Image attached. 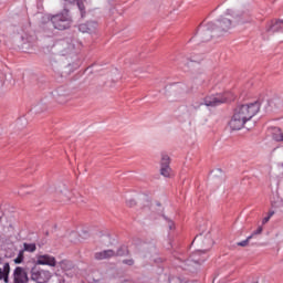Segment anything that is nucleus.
I'll return each instance as SVG.
<instances>
[{
    "instance_id": "f257e3e1",
    "label": "nucleus",
    "mask_w": 283,
    "mask_h": 283,
    "mask_svg": "<svg viewBox=\"0 0 283 283\" xmlns=\"http://www.w3.org/2000/svg\"><path fill=\"white\" fill-rule=\"evenodd\" d=\"M227 17H232L234 23ZM251 21H253V18L251 17V11H249V9L237 12L232 9H228L226 11V17L221 15L216 22H209L206 25L201 24L198 29V36L203 43H207L208 41H211L212 36H223L234 25H244V23H251Z\"/></svg>"
},
{
    "instance_id": "f03ea898",
    "label": "nucleus",
    "mask_w": 283,
    "mask_h": 283,
    "mask_svg": "<svg viewBox=\"0 0 283 283\" xmlns=\"http://www.w3.org/2000/svg\"><path fill=\"white\" fill-rule=\"evenodd\" d=\"M260 112V102H253L250 104L239 105L233 113L232 118L229 122V127L233 132H238Z\"/></svg>"
},
{
    "instance_id": "7ed1b4c3",
    "label": "nucleus",
    "mask_w": 283,
    "mask_h": 283,
    "mask_svg": "<svg viewBox=\"0 0 283 283\" xmlns=\"http://www.w3.org/2000/svg\"><path fill=\"white\" fill-rule=\"evenodd\" d=\"M48 19L52 23L54 30H70V28H72V17L67 10L49 15Z\"/></svg>"
},
{
    "instance_id": "20e7f679",
    "label": "nucleus",
    "mask_w": 283,
    "mask_h": 283,
    "mask_svg": "<svg viewBox=\"0 0 283 283\" xmlns=\"http://www.w3.org/2000/svg\"><path fill=\"white\" fill-rule=\"evenodd\" d=\"M223 103H227V96L223 94H214V95H208L203 98L202 102L199 104H193L195 109H198L200 105H206V107H218L219 105H222Z\"/></svg>"
},
{
    "instance_id": "39448f33",
    "label": "nucleus",
    "mask_w": 283,
    "mask_h": 283,
    "mask_svg": "<svg viewBox=\"0 0 283 283\" xmlns=\"http://www.w3.org/2000/svg\"><path fill=\"white\" fill-rule=\"evenodd\" d=\"M50 277H52V273L48 270H31V280L36 283H45L50 282Z\"/></svg>"
},
{
    "instance_id": "423d86ee",
    "label": "nucleus",
    "mask_w": 283,
    "mask_h": 283,
    "mask_svg": "<svg viewBox=\"0 0 283 283\" xmlns=\"http://www.w3.org/2000/svg\"><path fill=\"white\" fill-rule=\"evenodd\" d=\"M13 283H28L30 277L28 276V271L24 268L17 266L12 274Z\"/></svg>"
},
{
    "instance_id": "0eeeda50",
    "label": "nucleus",
    "mask_w": 283,
    "mask_h": 283,
    "mask_svg": "<svg viewBox=\"0 0 283 283\" xmlns=\"http://www.w3.org/2000/svg\"><path fill=\"white\" fill-rule=\"evenodd\" d=\"M78 30L83 34H96V31L98 30V22L88 21L86 23H82L78 25Z\"/></svg>"
},
{
    "instance_id": "6e6552de",
    "label": "nucleus",
    "mask_w": 283,
    "mask_h": 283,
    "mask_svg": "<svg viewBox=\"0 0 283 283\" xmlns=\"http://www.w3.org/2000/svg\"><path fill=\"white\" fill-rule=\"evenodd\" d=\"M195 243L201 244V247H206V249L213 247V240L211 239L210 233H207L206 235H203L202 233L198 234L192 241V244Z\"/></svg>"
},
{
    "instance_id": "1a4fd4ad",
    "label": "nucleus",
    "mask_w": 283,
    "mask_h": 283,
    "mask_svg": "<svg viewBox=\"0 0 283 283\" xmlns=\"http://www.w3.org/2000/svg\"><path fill=\"white\" fill-rule=\"evenodd\" d=\"M36 264L41 266H56V259L50 254H41L36 256Z\"/></svg>"
},
{
    "instance_id": "9d476101",
    "label": "nucleus",
    "mask_w": 283,
    "mask_h": 283,
    "mask_svg": "<svg viewBox=\"0 0 283 283\" xmlns=\"http://www.w3.org/2000/svg\"><path fill=\"white\" fill-rule=\"evenodd\" d=\"M202 253H205L203 251H197L195 253H192L190 255V258L186 261V265L187 266H195V265H198V264H201L202 262H205V260H207L205 256H201Z\"/></svg>"
},
{
    "instance_id": "9b49d317",
    "label": "nucleus",
    "mask_w": 283,
    "mask_h": 283,
    "mask_svg": "<svg viewBox=\"0 0 283 283\" xmlns=\"http://www.w3.org/2000/svg\"><path fill=\"white\" fill-rule=\"evenodd\" d=\"M268 34H275V32H283V20H275L266 25Z\"/></svg>"
},
{
    "instance_id": "f8f14e48",
    "label": "nucleus",
    "mask_w": 283,
    "mask_h": 283,
    "mask_svg": "<svg viewBox=\"0 0 283 283\" xmlns=\"http://www.w3.org/2000/svg\"><path fill=\"white\" fill-rule=\"evenodd\" d=\"M52 94L57 103H65V101H67V96H70L63 86H60L57 90L53 91Z\"/></svg>"
},
{
    "instance_id": "ddd939ff",
    "label": "nucleus",
    "mask_w": 283,
    "mask_h": 283,
    "mask_svg": "<svg viewBox=\"0 0 283 283\" xmlns=\"http://www.w3.org/2000/svg\"><path fill=\"white\" fill-rule=\"evenodd\" d=\"M169 156H163L160 174L164 176V178H169V176H171V167H169Z\"/></svg>"
},
{
    "instance_id": "4468645a",
    "label": "nucleus",
    "mask_w": 283,
    "mask_h": 283,
    "mask_svg": "<svg viewBox=\"0 0 283 283\" xmlns=\"http://www.w3.org/2000/svg\"><path fill=\"white\" fill-rule=\"evenodd\" d=\"M114 256H116V252L114 250H103L94 254L95 260H109Z\"/></svg>"
},
{
    "instance_id": "2eb2a0df",
    "label": "nucleus",
    "mask_w": 283,
    "mask_h": 283,
    "mask_svg": "<svg viewBox=\"0 0 283 283\" xmlns=\"http://www.w3.org/2000/svg\"><path fill=\"white\" fill-rule=\"evenodd\" d=\"M1 280H3L4 283L10 282V263H4L3 264V272H2Z\"/></svg>"
},
{
    "instance_id": "dca6fc26",
    "label": "nucleus",
    "mask_w": 283,
    "mask_h": 283,
    "mask_svg": "<svg viewBox=\"0 0 283 283\" xmlns=\"http://www.w3.org/2000/svg\"><path fill=\"white\" fill-rule=\"evenodd\" d=\"M272 138H273L274 140H276L277 143L282 142V140H283L282 129H280V128H274Z\"/></svg>"
},
{
    "instance_id": "f3484780",
    "label": "nucleus",
    "mask_w": 283,
    "mask_h": 283,
    "mask_svg": "<svg viewBox=\"0 0 283 283\" xmlns=\"http://www.w3.org/2000/svg\"><path fill=\"white\" fill-rule=\"evenodd\" d=\"M23 247V252L28 251L29 253H34V251H36V244L34 243H24Z\"/></svg>"
},
{
    "instance_id": "a211bd4d",
    "label": "nucleus",
    "mask_w": 283,
    "mask_h": 283,
    "mask_svg": "<svg viewBox=\"0 0 283 283\" xmlns=\"http://www.w3.org/2000/svg\"><path fill=\"white\" fill-rule=\"evenodd\" d=\"M115 255L123 256L127 255V248L126 247H120L116 252Z\"/></svg>"
},
{
    "instance_id": "6ab92c4d",
    "label": "nucleus",
    "mask_w": 283,
    "mask_h": 283,
    "mask_svg": "<svg viewBox=\"0 0 283 283\" xmlns=\"http://www.w3.org/2000/svg\"><path fill=\"white\" fill-rule=\"evenodd\" d=\"M23 262V250H21L18 256L14 259V264H21Z\"/></svg>"
},
{
    "instance_id": "aec40b11",
    "label": "nucleus",
    "mask_w": 283,
    "mask_h": 283,
    "mask_svg": "<svg viewBox=\"0 0 283 283\" xmlns=\"http://www.w3.org/2000/svg\"><path fill=\"white\" fill-rule=\"evenodd\" d=\"M253 238V235L248 237L245 240L238 243V247H248L249 241Z\"/></svg>"
},
{
    "instance_id": "412c9836",
    "label": "nucleus",
    "mask_w": 283,
    "mask_h": 283,
    "mask_svg": "<svg viewBox=\"0 0 283 283\" xmlns=\"http://www.w3.org/2000/svg\"><path fill=\"white\" fill-rule=\"evenodd\" d=\"M62 196L64 197L63 201L67 202V200H70V190L64 189V191L62 192Z\"/></svg>"
},
{
    "instance_id": "4be33fe9",
    "label": "nucleus",
    "mask_w": 283,
    "mask_h": 283,
    "mask_svg": "<svg viewBox=\"0 0 283 283\" xmlns=\"http://www.w3.org/2000/svg\"><path fill=\"white\" fill-rule=\"evenodd\" d=\"M167 224H168V229L174 230L175 229V224H174V221H171L170 219H168L167 217H164Z\"/></svg>"
},
{
    "instance_id": "5701e85b",
    "label": "nucleus",
    "mask_w": 283,
    "mask_h": 283,
    "mask_svg": "<svg viewBox=\"0 0 283 283\" xmlns=\"http://www.w3.org/2000/svg\"><path fill=\"white\" fill-rule=\"evenodd\" d=\"M122 262L123 264H127V266H134V259H125Z\"/></svg>"
},
{
    "instance_id": "b1692460",
    "label": "nucleus",
    "mask_w": 283,
    "mask_h": 283,
    "mask_svg": "<svg viewBox=\"0 0 283 283\" xmlns=\"http://www.w3.org/2000/svg\"><path fill=\"white\" fill-rule=\"evenodd\" d=\"M126 205H127V207H136V200H134V199H128V200L126 201Z\"/></svg>"
},
{
    "instance_id": "393cba45",
    "label": "nucleus",
    "mask_w": 283,
    "mask_h": 283,
    "mask_svg": "<svg viewBox=\"0 0 283 283\" xmlns=\"http://www.w3.org/2000/svg\"><path fill=\"white\" fill-rule=\"evenodd\" d=\"M262 231H263V228H262V226H260L251 235H252V238H253V235H260V233H262Z\"/></svg>"
},
{
    "instance_id": "a878e982",
    "label": "nucleus",
    "mask_w": 283,
    "mask_h": 283,
    "mask_svg": "<svg viewBox=\"0 0 283 283\" xmlns=\"http://www.w3.org/2000/svg\"><path fill=\"white\" fill-rule=\"evenodd\" d=\"M40 107H41L40 105L34 106V107L32 108V112H34L35 114H39V112H41V111H39Z\"/></svg>"
},
{
    "instance_id": "bb28decb",
    "label": "nucleus",
    "mask_w": 283,
    "mask_h": 283,
    "mask_svg": "<svg viewBox=\"0 0 283 283\" xmlns=\"http://www.w3.org/2000/svg\"><path fill=\"white\" fill-rule=\"evenodd\" d=\"M200 59H198V57H192L191 60H190V62L191 63H200Z\"/></svg>"
},
{
    "instance_id": "cd10ccee",
    "label": "nucleus",
    "mask_w": 283,
    "mask_h": 283,
    "mask_svg": "<svg viewBox=\"0 0 283 283\" xmlns=\"http://www.w3.org/2000/svg\"><path fill=\"white\" fill-rule=\"evenodd\" d=\"M271 220V217H265L262 220V224H266V222H269Z\"/></svg>"
},
{
    "instance_id": "c85d7f7f",
    "label": "nucleus",
    "mask_w": 283,
    "mask_h": 283,
    "mask_svg": "<svg viewBox=\"0 0 283 283\" xmlns=\"http://www.w3.org/2000/svg\"><path fill=\"white\" fill-rule=\"evenodd\" d=\"M214 176H218V174H222V169H217L213 171Z\"/></svg>"
},
{
    "instance_id": "c756f323",
    "label": "nucleus",
    "mask_w": 283,
    "mask_h": 283,
    "mask_svg": "<svg viewBox=\"0 0 283 283\" xmlns=\"http://www.w3.org/2000/svg\"><path fill=\"white\" fill-rule=\"evenodd\" d=\"M181 63H182L184 65H188V64H189V62H187V60H185V59H181Z\"/></svg>"
},
{
    "instance_id": "7c9ffc66",
    "label": "nucleus",
    "mask_w": 283,
    "mask_h": 283,
    "mask_svg": "<svg viewBox=\"0 0 283 283\" xmlns=\"http://www.w3.org/2000/svg\"><path fill=\"white\" fill-rule=\"evenodd\" d=\"M2 275H3V268L2 269L0 268V281H1Z\"/></svg>"
},
{
    "instance_id": "2f4dec72",
    "label": "nucleus",
    "mask_w": 283,
    "mask_h": 283,
    "mask_svg": "<svg viewBox=\"0 0 283 283\" xmlns=\"http://www.w3.org/2000/svg\"><path fill=\"white\" fill-rule=\"evenodd\" d=\"M275 212H269V216H268V218H273V214H274Z\"/></svg>"
},
{
    "instance_id": "473e14b6",
    "label": "nucleus",
    "mask_w": 283,
    "mask_h": 283,
    "mask_svg": "<svg viewBox=\"0 0 283 283\" xmlns=\"http://www.w3.org/2000/svg\"><path fill=\"white\" fill-rule=\"evenodd\" d=\"M67 1L69 3H74L75 0H65Z\"/></svg>"
},
{
    "instance_id": "72a5a7b5",
    "label": "nucleus",
    "mask_w": 283,
    "mask_h": 283,
    "mask_svg": "<svg viewBox=\"0 0 283 283\" xmlns=\"http://www.w3.org/2000/svg\"><path fill=\"white\" fill-rule=\"evenodd\" d=\"M78 8H80L81 12H83L84 8L81 7V4H78Z\"/></svg>"
},
{
    "instance_id": "f704fd0d",
    "label": "nucleus",
    "mask_w": 283,
    "mask_h": 283,
    "mask_svg": "<svg viewBox=\"0 0 283 283\" xmlns=\"http://www.w3.org/2000/svg\"><path fill=\"white\" fill-rule=\"evenodd\" d=\"M151 202L147 201V207H150Z\"/></svg>"
}]
</instances>
